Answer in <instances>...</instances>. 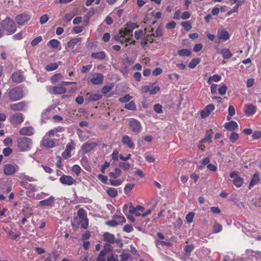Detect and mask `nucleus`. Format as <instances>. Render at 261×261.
<instances>
[{
    "label": "nucleus",
    "instance_id": "09e8293b",
    "mask_svg": "<svg viewBox=\"0 0 261 261\" xmlns=\"http://www.w3.org/2000/svg\"><path fill=\"white\" fill-rule=\"evenodd\" d=\"M81 227L84 229H86L88 226V219L87 217L81 219Z\"/></svg>",
    "mask_w": 261,
    "mask_h": 261
},
{
    "label": "nucleus",
    "instance_id": "0eeeda50",
    "mask_svg": "<svg viewBox=\"0 0 261 261\" xmlns=\"http://www.w3.org/2000/svg\"><path fill=\"white\" fill-rule=\"evenodd\" d=\"M217 37L220 41L225 42L229 39L230 35L225 29L220 28L218 29Z\"/></svg>",
    "mask_w": 261,
    "mask_h": 261
},
{
    "label": "nucleus",
    "instance_id": "6e6552de",
    "mask_svg": "<svg viewBox=\"0 0 261 261\" xmlns=\"http://www.w3.org/2000/svg\"><path fill=\"white\" fill-rule=\"evenodd\" d=\"M160 90L159 86H154V84H150L149 85L142 86L141 88V92L142 93L149 92L151 95L155 94Z\"/></svg>",
    "mask_w": 261,
    "mask_h": 261
},
{
    "label": "nucleus",
    "instance_id": "052dcab7",
    "mask_svg": "<svg viewBox=\"0 0 261 261\" xmlns=\"http://www.w3.org/2000/svg\"><path fill=\"white\" fill-rule=\"evenodd\" d=\"M42 37L40 36L34 38L31 42V45L32 46H36L42 41Z\"/></svg>",
    "mask_w": 261,
    "mask_h": 261
},
{
    "label": "nucleus",
    "instance_id": "6e6d98bb",
    "mask_svg": "<svg viewBox=\"0 0 261 261\" xmlns=\"http://www.w3.org/2000/svg\"><path fill=\"white\" fill-rule=\"evenodd\" d=\"M48 44L53 48H57L59 46L60 42L57 39H51L48 42Z\"/></svg>",
    "mask_w": 261,
    "mask_h": 261
},
{
    "label": "nucleus",
    "instance_id": "c85d7f7f",
    "mask_svg": "<svg viewBox=\"0 0 261 261\" xmlns=\"http://www.w3.org/2000/svg\"><path fill=\"white\" fill-rule=\"evenodd\" d=\"M122 171L118 168H116L114 172H111L109 173V175L110 177L116 179L121 176Z\"/></svg>",
    "mask_w": 261,
    "mask_h": 261
},
{
    "label": "nucleus",
    "instance_id": "2f4dec72",
    "mask_svg": "<svg viewBox=\"0 0 261 261\" xmlns=\"http://www.w3.org/2000/svg\"><path fill=\"white\" fill-rule=\"evenodd\" d=\"M53 92L55 94H61L66 92V89L62 86H55L53 87Z\"/></svg>",
    "mask_w": 261,
    "mask_h": 261
},
{
    "label": "nucleus",
    "instance_id": "a18cd8bd",
    "mask_svg": "<svg viewBox=\"0 0 261 261\" xmlns=\"http://www.w3.org/2000/svg\"><path fill=\"white\" fill-rule=\"evenodd\" d=\"M193 249L194 246L193 245H186L184 248V251L186 253V255L189 256Z\"/></svg>",
    "mask_w": 261,
    "mask_h": 261
},
{
    "label": "nucleus",
    "instance_id": "4468645a",
    "mask_svg": "<svg viewBox=\"0 0 261 261\" xmlns=\"http://www.w3.org/2000/svg\"><path fill=\"white\" fill-rule=\"evenodd\" d=\"M230 177L233 178V184L238 188L241 187L243 183V178L238 176L237 173L236 171H233L230 173Z\"/></svg>",
    "mask_w": 261,
    "mask_h": 261
},
{
    "label": "nucleus",
    "instance_id": "e2e57ef3",
    "mask_svg": "<svg viewBox=\"0 0 261 261\" xmlns=\"http://www.w3.org/2000/svg\"><path fill=\"white\" fill-rule=\"evenodd\" d=\"M153 36L156 37H161L163 35L162 29L161 27H158L155 30L154 33L152 34Z\"/></svg>",
    "mask_w": 261,
    "mask_h": 261
},
{
    "label": "nucleus",
    "instance_id": "69168bd1",
    "mask_svg": "<svg viewBox=\"0 0 261 261\" xmlns=\"http://www.w3.org/2000/svg\"><path fill=\"white\" fill-rule=\"evenodd\" d=\"M181 24L186 31H189L192 28V25L189 21H184Z\"/></svg>",
    "mask_w": 261,
    "mask_h": 261
},
{
    "label": "nucleus",
    "instance_id": "8fccbe9b",
    "mask_svg": "<svg viewBox=\"0 0 261 261\" xmlns=\"http://www.w3.org/2000/svg\"><path fill=\"white\" fill-rule=\"evenodd\" d=\"M81 164L84 167L85 169L89 170V166L88 165V160L86 156H84L81 160Z\"/></svg>",
    "mask_w": 261,
    "mask_h": 261
},
{
    "label": "nucleus",
    "instance_id": "f704fd0d",
    "mask_svg": "<svg viewBox=\"0 0 261 261\" xmlns=\"http://www.w3.org/2000/svg\"><path fill=\"white\" fill-rule=\"evenodd\" d=\"M200 62L199 58L193 59L188 64V67L191 69L194 68Z\"/></svg>",
    "mask_w": 261,
    "mask_h": 261
},
{
    "label": "nucleus",
    "instance_id": "1a4fd4ad",
    "mask_svg": "<svg viewBox=\"0 0 261 261\" xmlns=\"http://www.w3.org/2000/svg\"><path fill=\"white\" fill-rule=\"evenodd\" d=\"M75 144L71 140L66 146L65 150L62 153V156L65 160L71 156V151L75 148Z\"/></svg>",
    "mask_w": 261,
    "mask_h": 261
},
{
    "label": "nucleus",
    "instance_id": "bb28decb",
    "mask_svg": "<svg viewBox=\"0 0 261 261\" xmlns=\"http://www.w3.org/2000/svg\"><path fill=\"white\" fill-rule=\"evenodd\" d=\"M224 59H228L232 56L230 50L228 48H223L219 52Z\"/></svg>",
    "mask_w": 261,
    "mask_h": 261
},
{
    "label": "nucleus",
    "instance_id": "13d9d810",
    "mask_svg": "<svg viewBox=\"0 0 261 261\" xmlns=\"http://www.w3.org/2000/svg\"><path fill=\"white\" fill-rule=\"evenodd\" d=\"M107 254L106 251H101L97 258V261H106L105 257Z\"/></svg>",
    "mask_w": 261,
    "mask_h": 261
},
{
    "label": "nucleus",
    "instance_id": "f8f14e48",
    "mask_svg": "<svg viewBox=\"0 0 261 261\" xmlns=\"http://www.w3.org/2000/svg\"><path fill=\"white\" fill-rule=\"evenodd\" d=\"M19 168L16 165L7 164L4 167V173L6 175H11L14 174Z\"/></svg>",
    "mask_w": 261,
    "mask_h": 261
},
{
    "label": "nucleus",
    "instance_id": "2eb2a0df",
    "mask_svg": "<svg viewBox=\"0 0 261 261\" xmlns=\"http://www.w3.org/2000/svg\"><path fill=\"white\" fill-rule=\"evenodd\" d=\"M27 107V103L25 101H20L10 105V109L15 111H23Z\"/></svg>",
    "mask_w": 261,
    "mask_h": 261
},
{
    "label": "nucleus",
    "instance_id": "4c0bfd02",
    "mask_svg": "<svg viewBox=\"0 0 261 261\" xmlns=\"http://www.w3.org/2000/svg\"><path fill=\"white\" fill-rule=\"evenodd\" d=\"M125 109L135 111L136 110V106L134 101H131L128 103H126L124 106Z\"/></svg>",
    "mask_w": 261,
    "mask_h": 261
},
{
    "label": "nucleus",
    "instance_id": "5fc2aeb1",
    "mask_svg": "<svg viewBox=\"0 0 261 261\" xmlns=\"http://www.w3.org/2000/svg\"><path fill=\"white\" fill-rule=\"evenodd\" d=\"M227 90V87L225 85H223L220 88H218V91L219 94L220 95H223L225 94L226 91Z\"/></svg>",
    "mask_w": 261,
    "mask_h": 261
},
{
    "label": "nucleus",
    "instance_id": "cd10ccee",
    "mask_svg": "<svg viewBox=\"0 0 261 261\" xmlns=\"http://www.w3.org/2000/svg\"><path fill=\"white\" fill-rule=\"evenodd\" d=\"M259 173L256 172L252 176V179L249 184V188L256 185L259 181Z\"/></svg>",
    "mask_w": 261,
    "mask_h": 261
},
{
    "label": "nucleus",
    "instance_id": "0e129e2a",
    "mask_svg": "<svg viewBox=\"0 0 261 261\" xmlns=\"http://www.w3.org/2000/svg\"><path fill=\"white\" fill-rule=\"evenodd\" d=\"M154 111L158 114L162 113V106L160 104H155L153 107Z\"/></svg>",
    "mask_w": 261,
    "mask_h": 261
},
{
    "label": "nucleus",
    "instance_id": "39448f33",
    "mask_svg": "<svg viewBox=\"0 0 261 261\" xmlns=\"http://www.w3.org/2000/svg\"><path fill=\"white\" fill-rule=\"evenodd\" d=\"M128 124L131 130L135 133L140 132L142 125L140 121L134 118H130L128 120Z\"/></svg>",
    "mask_w": 261,
    "mask_h": 261
},
{
    "label": "nucleus",
    "instance_id": "c9c22d12",
    "mask_svg": "<svg viewBox=\"0 0 261 261\" xmlns=\"http://www.w3.org/2000/svg\"><path fill=\"white\" fill-rule=\"evenodd\" d=\"M212 129L207 131L205 138L201 141V142L204 143L206 142H210L212 138Z\"/></svg>",
    "mask_w": 261,
    "mask_h": 261
},
{
    "label": "nucleus",
    "instance_id": "393cba45",
    "mask_svg": "<svg viewBox=\"0 0 261 261\" xmlns=\"http://www.w3.org/2000/svg\"><path fill=\"white\" fill-rule=\"evenodd\" d=\"M55 198L54 196H51L49 198L41 200L39 202V204L40 206H52L54 204Z\"/></svg>",
    "mask_w": 261,
    "mask_h": 261
},
{
    "label": "nucleus",
    "instance_id": "603ef678",
    "mask_svg": "<svg viewBox=\"0 0 261 261\" xmlns=\"http://www.w3.org/2000/svg\"><path fill=\"white\" fill-rule=\"evenodd\" d=\"M195 214L193 212L189 213L186 217V220L188 223H191L193 221Z\"/></svg>",
    "mask_w": 261,
    "mask_h": 261
},
{
    "label": "nucleus",
    "instance_id": "79ce46f5",
    "mask_svg": "<svg viewBox=\"0 0 261 261\" xmlns=\"http://www.w3.org/2000/svg\"><path fill=\"white\" fill-rule=\"evenodd\" d=\"M132 98L133 97L129 94H126L124 96L120 97L119 100L122 103H126L132 99Z\"/></svg>",
    "mask_w": 261,
    "mask_h": 261
},
{
    "label": "nucleus",
    "instance_id": "a211bd4d",
    "mask_svg": "<svg viewBox=\"0 0 261 261\" xmlns=\"http://www.w3.org/2000/svg\"><path fill=\"white\" fill-rule=\"evenodd\" d=\"M12 79L13 82L17 83L23 82L24 80V76L23 72L20 71L14 72L12 75Z\"/></svg>",
    "mask_w": 261,
    "mask_h": 261
},
{
    "label": "nucleus",
    "instance_id": "3c124183",
    "mask_svg": "<svg viewBox=\"0 0 261 261\" xmlns=\"http://www.w3.org/2000/svg\"><path fill=\"white\" fill-rule=\"evenodd\" d=\"M111 185L113 186H119L122 183V181L120 179H111L109 180Z\"/></svg>",
    "mask_w": 261,
    "mask_h": 261
},
{
    "label": "nucleus",
    "instance_id": "ddd939ff",
    "mask_svg": "<svg viewBox=\"0 0 261 261\" xmlns=\"http://www.w3.org/2000/svg\"><path fill=\"white\" fill-rule=\"evenodd\" d=\"M103 240L105 241L110 243H117L119 245L120 247L122 246V244L120 240H115L114 236L109 232H105L103 234Z\"/></svg>",
    "mask_w": 261,
    "mask_h": 261
},
{
    "label": "nucleus",
    "instance_id": "a19ab883",
    "mask_svg": "<svg viewBox=\"0 0 261 261\" xmlns=\"http://www.w3.org/2000/svg\"><path fill=\"white\" fill-rule=\"evenodd\" d=\"M58 66L59 65L57 63H53L47 65L45 67V69L48 71H53L57 69Z\"/></svg>",
    "mask_w": 261,
    "mask_h": 261
},
{
    "label": "nucleus",
    "instance_id": "9d476101",
    "mask_svg": "<svg viewBox=\"0 0 261 261\" xmlns=\"http://www.w3.org/2000/svg\"><path fill=\"white\" fill-rule=\"evenodd\" d=\"M57 140L53 139L48 136H44L42 140L41 144L46 148H53L56 146Z\"/></svg>",
    "mask_w": 261,
    "mask_h": 261
},
{
    "label": "nucleus",
    "instance_id": "412c9836",
    "mask_svg": "<svg viewBox=\"0 0 261 261\" xmlns=\"http://www.w3.org/2000/svg\"><path fill=\"white\" fill-rule=\"evenodd\" d=\"M256 108L252 104H247L245 106L244 112L247 116L253 115L256 112Z\"/></svg>",
    "mask_w": 261,
    "mask_h": 261
},
{
    "label": "nucleus",
    "instance_id": "c756f323",
    "mask_svg": "<svg viewBox=\"0 0 261 261\" xmlns=\"http://www.w3.org/2000/svg\"><path fill=\"white\" fill-rule=\"evenodd\" d=\"M91 57L93 58L99 60H102L106 57L105 52L101 51L99 52L93 53L91 54Z\"/></svg>",
    "mask_w": 261,
    "mask_h": 261
},
{
    "label": "nucleus",
    "instance_id": "473e14b6",
    "mask_svg": "<svg viewBox=\"0 0 261 261\" xmlns=\"http://www.w3.org/2000/svg\"><path fill=\"white\" fill-rule=\"evenodd\" d=\"M63 79V76L60 73L55 74L51 77L50 80L53 84H55L59 80Z\"/></svg>",
    "mask_w": 261,
    "mask_h": 261
},
{
    "label": "nucleus",
    "instance_id": "b1692460",
    "mask_svg": "<svg viewBox=\"0 0 261 261\" xmlns=\"http://www.w3.org/2000/svg\"><path fill=\"white\" fill-rule=\"evenodd\" d=\"M19 134L23 136H32L34 134V128L32 126H27L19 130Z\"/></svg>",
    "mask_w": 261,
    "mask_h": 261
},
{
    "label": "nucleus",
    "instance_id": "9b49d317",
    "mask_svg": "<svg viewBox=\"0 0 261 261\" xmlns=\"http://www.w3.org/2000/svg\"><path fill=\"white\" fill-rule=\"evenodd\" d=\"M10 122L13 124L21 123L24 120V116L22 113H17L12 115L9 117Z\"/></svg>",
    "mask_w": 261,
    "mask_h": 261
},
{
    "label": "nucleus",
    "instance_id": "de8ad7c7",
    "mask_svg": "<svg viewBox=\"0 0 261 261\" xmlns=\"http://www.w3.org/2000/svg\"><path fill=\"white\" fill-rule=\"evenodd\" d=\"M119 167L121 168L123 170L126 171L130 167V165L126 162H120L119 164Z\"/></svg>",
    "mask_w": 261,
    "mask_h": 261
},
{
    "label": "nucleus",
    "instance_id": "4be33fe9",
    "mask_svg": "<svg viewBox=\"0 0 261 261\" xmlns=\"http://www.w3.org/2000/svg\"><path fill=\"white\" fill-rule=\"evenodd\" d=\"M214 109L215 106L214 105H208L204 110L201 111L200 113L201 117L203 118L207 117Z\"/></svg>",
    "mask_w": 261,
    "mask_h": 261
},
{
    "label": "nucleus",
    "instance_id": "37998d69",
    "mask_svg": "<svg viewBox=\"0 0 261 261\" xmlns=\"http://www.w3.org/2000/svg\"><path fill=\"white\" fill-rule=\"evenodd\" d=\"M228 111V115L227 116V119L229 120L231 119V117L235 114V109L233 106H229Z\"/></svg>",
    "mask_w": 261,
    "mask_h": 261
},
{
    "label": "nucleus",
    "instance_id": "49530a36",
    "mask_svg": "<svg viewBox=\"0 0 261 261\" xmlns=\"http://www.w3.org/2000/svg\"><path fill=\"white\" fill-rule=\"evenodd\" d=\"M114 219H115L119 224H122L125 222V218L123 216L116 215L114 216Z\"/></svg>",
    "mask_w": 261,
    "mask_h": 261
},
{
    "label": "nucleus",
    "instance_id": "ea45409f",
    "mask_svg": "<svg viewBox=\"0 0 261 261\" xmlns=\"http://www.w3.org/2000/svg\"><path fill=\"white\" fill-rule=\"evenodd\" d=\"M80 41V38H74L67 43L68 47L73 48L74 46Z\"/></svg>",
    "mask_w": 261,
    "mask_h": 261
},
{
    "label": "nucleus",
    "instance_id": "f3484780",
    "mask_svg": "<svg viewBox=\"0 0 261 261\" xmlns=\"http://www.w3.org/2000/svg\"><path fill=\"white\" fill-rule=\"evenodd\" d=\"M144 211V208L141 205H137L134 207L132 204L129 205V213L135 215L136 216L142 215L141 212Z\"/></svg>",
    "mask_w": 261,
    "mask_h": 261
},
{
    "label": "nucleus",
    "instance_id": "5701e85b",
    "mask_svg": "<svg viewBox=\"0 0 261 261\" xmlns=\"http://www.w3.org/2000/svg\"><path fill=\"white\" fill-rule=\"evenodd\" d=\"M122 143L130 149H134L135 148V144L132 139L127 135H125L122 137Z\"/></svg>",
    "mask_w": 261,
    "mask_h": 261
},
{
    "label": "nucleus",
    "instance_id": "20e7f679",
    "mask_svg": "<svg viewBox=\"0 0 261 261\" xmlns=\"http://www.w3.org/2000/svg\"><path fill=\"white\" fill-rule=\"evenodd\" d=\"M17 146L20 150L22 151H28L32 147V140L27 137L20 138L17 140Z\"/></svg>",
    "mask_w": 261,
    "mask_h": 261
},
{
    "label": "nucleus",
    "instance_id": "c03bdc74",
    "mask_svg": "<svg viewBox=\"0 0 261 261\" xmlns=\"http://www.w3.org/2000/svg\"><path fill=\"white\" fill-rule=\"evenodd\" d=\"M222 229V226L218 222H215L213 225V231L215 233H218Z\"/></svg>",
    "mask_w": 261,
    "mask_h": 261
},
{
    "label": "nucleus",
    "instance_id": "4d7b16f0",
    "mask_svg": "<svg viewBox=\"0 0 261 261\" xmlns=\"http://www.w3.org/2000/svg\"><path fill=\"white\" fill-rule=\"evenodd\" d=\"M50 111L48 110H45L42 113V120H45L50 118Z\"/></svg>",
    "mask_w": 261,
    "mask_h": 261
},
{
    "label": "nucleus",
    "instance_id": "7c9ffc66",
    "mask_svg": "<svg viewBox=\"0 0 261 261\" xmlns=\"http://www.w3.org/2000/svg\"><path fill=\"white\" fill-rule=\"evenodd\" d=\"M106 192L107 194L112 198L116 197L118 195L117 190L114 188H108Z\"/></svg>",
    "mask_w": 261,
    "mask_h": 261
},
{
    "label": "nucleus",
    "instance_id": "774afa93",
    "mask_svg": "<svg viewBox=\"0 0 261 261\" xmlns=\"http://www.w3.org/2000/svg\"><path fill=\"white\" fill-rule=\"evenodd\" d=\"M48 19L49 17L48 15L44 14L40 18V23L42 24H44L48 20Z\"/></svg>",
    "mask_w": 261,
    "mask_h": 261
},
{
    "label": "nucleus",
    "instance_id": "72a5a7b5",
    "mask_svg": "<svg viewBox=\"0 0 261 261\" xmlns=\"http://www.w3.org/2000/svg\"><path fill=\"white\" fill-rule=\"evenodd\" d=\"M221 79V76L218 74H214L213 76H210L208 80L207 83L211 84L213 82H218Z\"/></svg>",
    "mask_w": 261,
    "mask_h": 261
},
{
    "label": "nucleus",
    "instance_id": "864d4df0",
    "mask_svg": "<svg viewBox=\"0 0 261 261\" xmlns=\"http://www.w3.org/2000/svg\"><path fill=\"white\" fill-rule=\"evenodd\" d=\"M238 139L239 135L236 133L232 132L229 136V140L232 143H234Z\"/></svg>",
    "mask_w": 261,
    "mask_h": 261
},
{
    "label": "nucleus",
    "instance_id": "680f3d73",
    "mask_svg": "<svg viewBox=\"0 0 261 261\" xmlns=\"http://www.w3.org/2000/svg\"><path fill=\"white\" fill-rule=\"evenodd\" d=\"M170 243L168 242H165L164 241L157 240L156 241V245L159 247V246H169L170 245Z\"/></svg>",
    "mask_w": 261,
    "mask_h": 261
},
{
    "label": "nucleus",
    "instance_id": "58836bf2",
    "mask_svg": "<svg viewBox=\"0 0 261 261\" xmlns=\"http://www.w3.org/2000/svg\"><path fill=\"white\" fill-rule=\"evenodd\" d=\"M71 171L79 176L83 170L79 165H74L72 167Z\"/></svg>",
    "mask_w": 261,
    "mask_h": 261
},
{
    "label": "nucleus",
    "instance_id": "bf43d9fd",
    "mask_svg": "<svg viewBox=\"0 0 261 261\" xmlns=\"http://www.w3.org/2000/svg\"><path fill=\"white\" fill-rule=\"evenodd\" d=\"M100 94H93L90 95L89 99L92 101H97L101 98Z\"/></svg>",
    "mask_w": 261,
    "mask_h": 261
},
{
    "label": "nucleus",
    "instance_id": "7ed1b4c3",
    "mask_svg": "<svg viewBox=\"0 0 261 261\" xmlns=\"http://www.w3.org/2000/svg\"><path fill=\"white\" fill-rule=\"evenodd\" d=\"M2 22L3 25L4 31H6L7 33V35H11L16 32V26L14 21L13 19L7 17Z\"/></svg>",
    "mask_w": 261,
    "mask_h": 261
},
{
    "label": "nucleus",
    "instance_id": "aec40b11",
    "mask_svg": "<svg viewBox=\"0 0 261 261\" xmlns=\"http://www.w3.org/2000/svg\"><path fill=\"white\" fill-rule=\"evenodd\" d=\"M103 76L101 73H95L91 79V82L94 85H99L102 83Z\"/></svg>",
    "mask_w": 261,
    "mask_h": 261
},
{
    "label": "nucleus",
    "instance_id": "f257e3e1",
    "mask_svg": "<svg viewBox=\"0 0 261 261\" xmlns=\"http://www.w3.org/2000/svg\"><path fill=\"white\" fill-rule=\"evenodd\" d=\"M138 25L136 23L128 22L123 30H120L119 33L114 36V39L121 43L129 41L130 38L133 36V30L137 28Z\"/></svg>",
    "mask_w": 261,
    "mask_h": 261
},
{
    "label": "nucleus",
    "instance_id": "dca6fc26",
    "mask_svg": "<svg viewBox=\"0 0 261 261\" xmlns=\"http://www.w3.org/2000/svg\"><path fill=\"white\" fill-rule=\"evenodd\" d=\"M30 18L31 17L29 14L22 13L18 15L15 18V20L19 25H23L25 23L28 22Z\"/></svg>",
    "mask_w": 261,
    "mask_h": 261
},
{
    "label": "nucleus",
    "instance_id": "e433bc0d",
    "mask_svg": "<svg viewBox=\"0 0 261 261\" xmlns=\"http://www.w3.org/2000/svg\"><path fill=\"white\" fill-rule=\"evenodd\" d=\"M178 54L181 57H187L191 54V51L187 49H182L178 50Z\"/></svg>",
    "mask_w": 261,
    "mask_h": 261
},
{
    "label": "nucleus",
    "instance_id": "f03ea898",
    "mask_svg": "<svg viewBox=\"0 0 261 261\" xmlns=\"http://www.w3.org/2000/svg\"><path fill=\"white\" fill-rule=\"evenodd\" d=\"M8 96L12 101L18 100L23 97V90L19 87L11 89L8 92Z\"/></svg>",
    "mask_w": 261,
    "mask_h": 261
},
{
    "label": "nucleus",
    "instance_id": "423d86ee",
    "mask_svg": "<svg viewBox=\"0 0 261 261\" xmlns=\"http://www.w3.org/2000/svg\"><path fill=\"white\" fill-rule=\"evenodd\" d=\"M60 182L64 186H70L76 184V180L71 176L63 175L59 178Z\"/></svg>",
    "mask_w": 261,
    "mask_h": 261
},
{
    "label": "nucleus",
    "instance_id": "6ab92c4d",
    "mask_svg": "<svg viewBox=\"0 0 261 261\" xmlns=\"http://www.w3.org/2000/svg\"><path fill=\"white\" fill-rule=\"evenodd\" d=\"M97 145V143L95 142H86L82 145V149L84 153H86L91 151Z\"/></svg>",
    "mask_w": 261,
    "mask_h": 261
},
{
    "label": "nucleus",
    "instance_id": "a878e982",
    "mask_svg": "<svg viewBox=\"0 0 261 261\" xmlns=\"http://www.w3.org/2000/svg\"><path fill=\"white\" fill-rule=\"evenodd\" d=\"M224 127L230 131H234L238 130L239 126L237 123L234 121H230L224 124Z\"/></svg>",
    "mask_w": 261,
    "mask_h": 261
},
{
    "label": "nucleus",
    "instance_id": "338daca9",
    "mask_svg": "<svg viewBox=\"0 0 261 261\" xmlns=\"http://www.w3.org/2000/svg\"><path fill=\"white\" fill-rule=\"evenodd\" d=\"M77 215L80 219L87 217V214L83 208H80L77 212Z\"/></svg>",
    "mask_w": 261,
    "mask_h": 261
}]
</instances>
